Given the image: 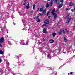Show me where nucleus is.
<instances>
[{
    "label": "nucleus",
    "mask_w": 75,
    "mask_h": 75,
    "mask_svg": "<svg viewBox=\"0 0 75 75\" xmlns=\"http://www.w3.org/2000/svg\"><path fill=\"white\" fill-rule=\"evenodd\" d=\"M72 20L73 19L72 18H71V17H69L67 19V20L66 22V23H68L69 22V21H70L71 20Z\"/></svg>",
    "instance_id": "nucleus-1"
},
{
    "label": "nucleus",
    "mask_w": 75,
    "mask_h": 75,
    "mask_svg": "<svg viewBox=\"0 0 75 75\" xmlns=\"http://www.w3.org/2000/svg\"><path fill=\"white\" fill-rule=\"evenodd\" d=\"M63 33L64 34H65V31L64 30V29H61L60 31L58 32L59 35H61V33Z\"/></svg>",
    "instance_id": "nucleus-2"
},
{
    "label": "nucleus",
    "mask_w": 75,
    "mask_h": 75,
    "mask_svg": "<svg viewBox=\"0 0 75 75\" xmlns=\"http://www.w3.org/2000/svg\"><path fill=\"white\" fill-rule=\"evenodd\" d=\"M52 15H54V20H55L56 18H57V14L54 12H52Z\"/></svg>",
    "instance_id": "nucleus-3"
},
{
    "label": "nucleus",
    "mask_w": 75,
    "mask_h": 75,
    "mask_svg": "<svg viewBox=\"0 0 75 75\" xmlns=\"http://www.w3.org/2000/svg\"><path fill=\"white\" fill-rule=\"evenodd\" d=\"M3 41H4V38L2 37L0 39V44H2Z\"/></svg>",
    "instance_id": "nucleus-4"
},
{
    "label": "nucleus",
    "mask_w": 75,
    "mask_h": 75,
    "mask_svg": "<svg viewBox=\"0 0 75 75\" xmlns=\"http://www.w3.org/2000/svg\"><path fill=\"white\" fill-rule=\"evenodd\" d=\"M69 6H74V3L72 2L69 3Z\"/></svg>",
    "instance_id": "nucleus-5"
},
{
    "label": "nucleus",
    "mask_w": 75,
    "mask_h": 75,
    "mask_svg": "<svg viewBox=\"0 0 75 75\" xmlns=\"http://www.w3.org/2000/svg\"><path fill=\"white\" fill-rule=\"evenodd\" d=\"M50 42L51 44H53L54 42V41L52 39H51L50 40Z\"/></svg>",
    "instance_id": "nucleus-6"
},
{
    "label": "nucleus",
    "mask_w": 75,
    "mask_h": 75,
    "mask_svg": "<svg viewBox=\"0 0 75 75\" xmlns=\"http://www.w3.org/2000/svg\"><path fill=\"white\" fill-rule=\"evenodd\" d=\"M45 24H49V21H48V20H46L45 21Z\"/></svg>",
    "instance_id": "nucleus-7"
},
{
    "label": "nucleus",
    "mask_w": 75,
    "mask_h": 75,
    "mask_svg": "<svg viewBox=\"0 0 75 75\" xmlns=\"http://www.w3.org/2000/svg\"><path fill=\"white\" fill-rule=\"evenodd\" d=\"M43 33H47V30L45 28H44L43 30Z\"/></svg>",
    "instance_id": "nucleus-8"
},
{
    "label": "nucleus",
    "mask_w": 75,
    "mask_h": 75,
    "mask_svg": "<svg viewBox=\"0 0 75 75\" xmlns=\"http://www.w3.org/2000/svg\"><path fill=\"white\" fill-rule=\"evenodd\" d=\"M46 9H45L43 10L42 12L43 14H45V13H46Z\"/></svg>",
    "instance_id": "nucleus-9"
},
{
    "label": "nucleus",
    "mask_w": 75,
    "mask_h": 75,
    "mask_svg": "<svg viewBox=\"0 0 75 75\" xmlns=\"http://www.w3.org/2000/svg\"><path fill=\"white\" fill-rule=\"evenodd\" d=\"M38 17H39L38 16L37 19V22H40V19H39V18Z\"/></svg>",
    "instance_id": "nucleus-10"
},
{
    "label": "nucleus",
    "mask_w": 75,
    "mask_h": 75,
    "mask_svg": "<svg viewBox=\"0 0 75 75\" xmlns=\"http://www.w3.org/2000/svg\"><path fill=\"white\" fill-rule=\"evenodd\" d=\"M43 11V8H41L39 10L40 12H42Z\"/></svg>",
    "instance_id": "nucleus-11"
},
{
    "label": "nucleus",
    "mask_w": 75,
    "mask_h": 75,
    "mask_svg": "<svg viewBox=\"0 0 75 75\" xmlns=\"http://www.w3.org/2000/svg\"><path fill=\"white\" fill-rule=\"evenodd\" d=\"M62 6H63V4H60L59 6L58 7V8H61V7H62Z\"/></svg>",
    "instance_id": "nucleus-12"
},
{
    "label": "nucleus",
    "mask_w": 75,
    "mask_h": 75,
    "mask_svg": "<svg viewBox=\"0 0 75 75\" xmlns=\"http://www.w3.org/2000/svg\"><path fill=\"white\" fill-rule=\"evenodd\" d=\"M69 15H70V14H69V13H68L67 14V16L65 18L66 19V18H68V17H69Z\"/></svg>",
    "instance_id": "nucleus-13"
},
{
    "label": "nucleus",
    "mask_w": 75,
    "mask_h": 75,
    "mask_svg": "<svg viewBox=\"0 0 75 75\" xmlns=\"http://www.w3.org/2000/svg\"><path fill=\"white\" fill-rule=\"evenodd\" d=\"M27 1V0H24V1L23 2V5H25Z\"/></svg>",
    "instance_id": "nucleus-14"
},
{
    "label": "nucleus",
    "mask_w": 75,
    "mask_h": 75,
    "mask_svg": "<svg viewBox=\"0 0 75 75\" xmlns=\"http://www.w3.org/2000/svg\"><path fill=\"white\" fill-rule=\"evenodd\" d=\"M53 3V2H51L49 4V6H50V7H51V6L52 5Z\"/></svg>",
    "instance_id": "nucleus-15"
},
{
    "label": "nucleus",
    "mask_w": 75,
    "mask_h": 75,
    "mask_svg": "<svg viewBox=\"0 0 75 75\" xmlns=\"http://www.w3.org/2000/svg\"><path fill=\"white\" fill-rule=\"evenodd\" d=\"M0 54H3V51L1 50H0Z\"/></svg>",
    "instance_id": "nucleus-16"
},
{
    "label": "nucleus",
    "mask_w": 75,
    "mask_h": 75,
    "mask_svg": "<svg viewBox=\"0 0 75 75\" xmlns=\"http://www.w3.org/2000/svg\"><path fill=\"white\" fill-rule=\"evenodd\" d=\"M46 7H49V4H48V3H47L46 4Z\"/></svg>",
    "instance_id": "nucleus-17"
},
{
    "label": "nucleus",
    "mask_w": 75,
    "mask_h": 75,
    "mask_svg": "<svg viewBox=\"0 0 75 75\" xmlns=\"http://www.w3.org/2000/svg\"><path fill=\"white\" fill-rule=\"evenodd\" d=\"M53 37H55V35H56V33H54L52 34Z\"/></svg>",
    "instance_id": "nucleus-18"
},
{
    "label": "nucleus",
    "mask_w": 75,
    "mask_h": 75,
    "mask_svg": "<svg viewBox=\"0 0 75 75\" xmlns=\"http://www.w3.org/2000/svg\"><path fill=\"white\" fill-rule=\"evenodd\" d=\"M64 39L65 42H67V38L65 37L64 38Z\"/></svg>",
    "instance_id": "nucleus-19"
},
{
    "label": "nucleus",
    "mask_w": 75,
    "mask_h": 75,
    "mask_svg": "<svg viewBox=\"0 0 75 75\" xmlns=\"http://www.w3.org/2000/svg\"><path fill=\"white\" fill-rule=\"evenodd\" d=\"M26 8L27 9H28V8H30V6H26Z\"/></svg>",
    "instance_id": "nucleus-20"
},
{
    "label": "nucleus",
    "mask_w": 75,
    "mask_h": 75,
    "mask_svg": "<svg viewBox=\"0 0 75 75\" xmlns=\"http://www.w3.org/2000/svg\"><path fill=\"white\" fill-rule=\"evenodd\" d=\"M55 1L56 3L58 4V3H59V1H58V0H55Z\"/></svg>",
    "instance_id": "nucleus-21"
},
{
    "label": "nucleus",
    "mask_w": 75,
    "mask_h": 75,
    "mask_svg": "<svg viewBox=\"0 0 75 75\" xmlns=\"http://www.w3.org/2000/svg\"><path fill=\"white\" fill-rule=\"evenodd\" d=\"M71 11L73 12V11H75V8H74V9H71Z\"/></svg>",
    "instance_id": "nucleus-22"
},
{
    "label": "nucleus",
    "mask_w": 75,
    "mask_h": 75,
    "mask_svg": "<svg viewBox=\"0 0 75 75\" xmlns=\"http://www.w3.org/2000/svg\"><path fill=\"white\" fill-rule=\"evenodd\" d=\"M21 45H25V44L24 42H21Z\"/></svg>",
    "instance_id": "nucleus-23"
},
{
    "label": "nucleus",
    "mask_w": 75,
    "mask_h": 75,
    "mask_svg": "<svg viewBox=\"0 0 75 75\" xmlns=\"http://www.w3.org/2000/svg\"><path fill=\"white\" fill-rule=\"evenodd\" d=\"M60 1L62 4L64 2V1L63 0H60Z\"/></svg>",
    "instance_id": "nucleus-24"
},
{
    "label": "nucleus",
    "mask_w": 75,
    "mask_h": 75,
    "mask_svg": "<svg viewBox=\"0 0 75 75\" xmlns=\"http://www.w3.org/2000/svg\"><path fill=\"white\" fill-rule=\"evenodd\" d=\"M26 6H29V2H27V4L26 5Z\"/></svg>",
    "instance_id": "nucleus-25"
},
{
    "label": "nucleus",
    "mask_w": 75,
    "mask_h": 75,
    "mask_svg": "<svg viewBox=\"0 0 75 75\" xmlns=\"http://www.w3.org/2000/svg\"><path fill=\"white\" fill-rule=\"evenodd\" d=\"M35 4L33 5V10H34V8H35Z\"/></svg>",
    "instance_id": "nucleus-26"
},
{
    "label": "nucleus",
    "mask_w": 75,
    "mask_h": 75,
    "mask_svg": "<svg viewBox=\"0 0 75 75\" xmlns=\"http://www.w3.org/2000/svg\"><path fill=\"white\" fill-rule=\"evenodd\" d=\"M42 15V14L39 13L38 15V16H41Z\"/></svg>",
    "instance_id": "nucleus-27"
},
{
    "label": "nucleus",
    "mask_w": 75,
    "mask_h": 75,
    "mask_svg": "<svg viewBox=\"0 0 75 75\" xmlns=\"http://www.w3.org/2000/svg\"><path fill=\"white\" fill-rule=\"evenodd\" d=\"M55 9H53L52 10V13H54V12H55Z\"/></svg>",
    "instance_id": "nucleus-28"
},
{
    "label": "nucleus",
    "mask_w": 75,
    "mask_h": 75,
    "mask_svg": "<svg viewBox=\"0 0 75 75\" xmlns=\"http://www.w3.org/2000/svg\"><path fill=\"white\" fill-rule=\"evenodd\" d=\"M59 9H57L56 10L57 12H58L59 11Z\"/></svg>",
    "instance_id": "nucleus-29"
},
{
    "label": "nucleus",
    "mask_w": 75,
    "mask_h": 75,
    "mask_svg": "<svg viewBox=\"0 0 75 75\" xmlns=\"http://www.w3.org/2000/svg\"><path fill=\"white\" fill-rule=\"evenodd\" d=\"M24 21L25 22V21L23 19L22 20V23H24Z\"/></svg>",
    "instance_id": "nucleus-30"
},
{
    "label": "nucleus",
    "mask_w": 75,
    "mask_h": 75,
    "mask_svg": "<svg viewBox=\"0 0 75 75\" xmlns=\"http://www.w3.org/2000/svg\"><path fill=\"white\" fill-rule=\"evenodd\" d=\"M47 57H50L51 56H50V54H49L47 55Z\"/></svg>",
    "instance_id": "nucleus-31"
},
{
    "label": "nucleus",
    "mask_w": 75,
    "mask_h": 75,
    "mask_svg": "<svg viewBox=\"0 0 75 75\" xmlns=\"http://www.w3.org/2000/svg\"><path fill=\"white\" fill-rule=\"evenodd\" d=\"M49 12H48L47 13V16H48V15H49Z\"/></svg>",
    "instance_id": "nucleus-32"
},
{
    "label": "nucleus",
    "mask_w": 75,
    "mask_h": 75,
    "mask_svg": "<svg viewBox=\"0 0 75 75\" xmlns=\"http://www.w3.org/2000/svg\"><path fill=\"white\" fill-rule=\"evenodd\" d=\"M2 61V60H1V59L0 58V63H1Z\"/></svg>",
    "instance_id": "nucleus-33"
},
{
    "label": "nucleus",
    "mask_w": 75,
    "mask_h": 75,
    "mask_svg": "<svg viewBox=\"0 0 75 75\" xmlns=\"http://www.w3.org/2000/svg\"><path fill=\"white\" fill-rule=\"evenodd\" d=\"M9 64H10V63H9V62H7V65H9Z\"/></svg>",
    "instance_id": "nucleus-34"
},
{
    "label": "nucleus",
    "mask_w": 75,
    "mask_h": 75,
    "mask_svg": "<svg viewBox=\"0 0 75 75\" xmlns=\"http://www.w3.org/2000/svg\"><path fill=\"white\" fill-rule=\"evenodd\" d=\"M28 44V41H26V44Z\"/></svg>",
    "instance_id": "nucleus-35"
},
{
    "label": "nucleus",
    "mask_w": 75,
    "mask_h": 75,
    "mask_svg": "<svg viewBox=\"0 0 75 75\" xmlns=\"http://www.w3.org/2000/svg\"><path fill=\"white\" fill-rule=\"evenodd\" d=\"M68 10V8H66V10Z\"/></svg>",
    "instance_id": "nucleus-36"
},
{
    "label": "nucleus",
    "mask_w": 75,
    "mask_h": 75,
    "mask_svg": "<svg viewBox=\"0 0 75 75\" xmlns=\"http://www.w3.org/2000/svg\"><path fill=\"white\" fill-rule=\"evenodd\" d=\"M30 13H33V11H30Z\"/></svg>",
    "instance_id": "nucleus-37"
},
{
    "label": "nucleus",
    "mask_w": 75,
    "mask_h": 75,
    "mask_svg": "<svg viewBox=\"0 0 75 75\" xmlns=\"http://www.w3.org/2000/svg\"><path fill=\"white\" fill-rule=\"evenodd\" d=\"M16 58H17V59H18V56H16Z\"/></svg>",
    "instance_id": "nucleus-38"
},
{
    "label": "nucleus",
    "mask_w": 75,
    "mask_h": 75,
    "mask_svg": "<svg viewBox=\"0 0 75 75\" xmlns=\"http://www.w3.org/2000/svg\"><path fill=\"white\" fill-rule=\"evenodd\" d=\"M73 30H74V31H75V26Z\"/></svg>",
    "instance_id": "nucleus-39"
},
{
    "label": "nucleus",
    "mask_w": 75,
    "mask_h": 75,
    "mask_svg": "<svg viewBox=\"0 0 75 75\" xmlns=\"http://www.w3.org/2000/svg\"><path fill=\"white\" fill-rule=\"evenodd\" d=\"M70 37H71L72 35V33H71V34H70Z\"/></svg>",
    "instance_id": "nucleus-40"
},
{
    "label": "nucleus",
    "mask_w": 75,
    "mask_h": 75,
    "mask_svg": "<svg viewBox=\"0 0 75 75\" xmlns=\"http://www.w3.org/2000/svg\"><path fill=\"white\" fill-rule=\"evenodd\" d=\"M2 47V45L0 44V47Z\"/></svg>",
    "instance_id": "nucleus-41"
},
{
    "label": "nucleus",
    "mask_w": 75,
    "mask_h": 75,
    "mask_svg": "<svg viewBox=\"0 0 75 75\" xmlns=\"http://www.w3.org/2000/svg\"><path fill=\"white\" fill-rule=\"evenodd\" d=\"M70 74H71V75H72V72H71L70 73Z\"/></svg>",
    "instance_id": "nucleus-42"
},
{
    "label": "nucleus",
    "mask_w": 75,
    "mask_h": 75,
    "mask_svg": "<svg viewBox=\"0 0 75 75\" xmlns=\"http://www.w3.org/2000/svg\"><path fill=\"white\" fill-rule=\"evenodd\" d=\"M44 25H46V24H44V25H43L42 26H44Z\"/></svg>",
    "instance_id": "nucleus-43"
},
{
    "label": "nucleus",
    "mask_w": 75,
    "mask_h": 75,
    "mask_svg": "<svg viewBox=\"0 0 75 75\" xmlns=\"http://www.w3.org/2000/svg\"><path fill=\"white\" fill-rule=\"evenodd\" d=\"M48 0V1H50V0ZM51 0V1H54V0Z\"/></svg>",
    "instance_id": "nucleus-44"
},
{
    "label": "nucleus",
    "mask_w": 75,
    "mask_h": 75,
    "mask_svg": "<svg viewBox=\"0 0 75 75\" xmlns=\"http://www.w3.org/2000/svg\"><path fill=\"white\" fill-rule=\"evenodd\" d=\"M51 17V16H49L48 17V18H50V17Z\"/></svg>",
    "instance_id": "nucleus-45"
},
{
    "label": "nucleus",
    "mask_w": 75,
    "mask_h": 75,
    "mask_svg": "<svg viewBox=\"0 0 75 75\" xmlns=\"http://www.w3.org/2000/svg\"><path fill=\"white\" fill-rule=\"evenodd\" d=\"M39 9H40V8H38V10H39Z\"/></svg>",
    "instance_id": "nucleus-46"
},
{
    "label": "nucleus",
    "mask_w": 75,
    "mask_h": 75,
    "mask_svg": "<svg viewBox=\"0 0 75 75\" xmlns=\"http://www.w3.org/2000/svg\"><path fill=\"white\" fill-rule=\"evenodd\" d=\"M24 26H25V24H24Z\"/></svg>",
    "instance_id": "nucleus-47"
},
{
    "label": "nucleus",
    "mask_w": 75,
    "mask_h": 75,
    "mask_svg": "<svg viewBox=\"0 0 75 75\" xmlns=\"http://www.w3.org/2000/svg\"><path fill=\"white\" fill-rule=\"evenodd\" d=\"M52 29H53V28H52Z\"/></svg>",
    "instance_id": "nucleus-48"
},
{
    "label": "nucleus",
    "mask_w": 75,
    "mask_h": 75,
    "mask_svg": "<svg viewBox=\"0 0 75 75\" xmlns=\"http://www.w3.org/2000/svg\"><path fill=\"white\" fill-rule=\"evenodd\" d=\"M69 73H68V75H69Z\"/></svg>",
    "instance_id": "nucleus-49"
},
{
    "label": "nucleus",
    "mask_w": 75,
    "mask_h": 75,
    "mask_svg": "<svg viewBox=\"0 0 75 75\" xmlns=\"http://www.w3.org/2000/svg\"><path fill=\"white\" fill-rule=\"evenodd\" d=\"M34 19H35V18H34Z\"/></svg>",
    "instance_id": "nucleus-50"
},
{
    "label": "nucleus",
    "mask_w": 75,
    "mask_h": 75,
    "mask_svg": "<svg viewBox=\"0 0 75 75\" xmlns=\"http://www.w3.org/2000/svg\"><path fill=\"white\" fill-rule=\"evenodd\" d=\"M67 33L68 32V31H67Z\"/></svg>",
    "instance_id": "nucleus-51"
},
{
    "label": "nucleus",
    "mask_w": 75,
    "mask_h": 75,
    "mask_svg": "<svg viewBox=\"0 0 75 75\" xmlns=\"http://www.w3.org/2000/svg\"><path fill=\"white\" fill-rule=\"evenodd\" d=\"M28 31H29V29H28Z\"/></svg>",
    "instance_id": "nucleus-52"
},
{
    "label": "nucleus",
    "mask_w": 75,
    "mask_h": 75,
    "mask_svg": "<svg viewBox=\"0 0 75 75\" xmlns=\"http://www.w3.org/2000/svg\"><path fill=\"white\" fill-rule=\"evenodd\" d=\"M10 42L9 41H8V42Z\"/></svg>",
    "instance_id": "nucleus-53"
},
{
    "label": "nucleus",
    "mask_w": 75,
    "mask_h": 75,
    "mask_svg": "<svg viewBox=\"0 0 75 75\" xmlns=\"http://www.w3.org/2000/svg\"><path fill=\"white\" fill-rule=\"evenodd\" d=\"M1 71H0V72H1Z\"/></svg>",
    "instance_id": "nucleus-54"
}]
</instances>
